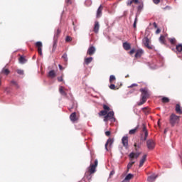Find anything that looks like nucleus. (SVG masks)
I'll return each mask as SVG.
<instances>
[{
  "label": "nucleus",
  "mask_w": 182,
  "mask_h": 182,
  "mask_svg": "<svg viewBox=\"0 0 182 182\" xmlns=\"http://www.w3.org/2000/svg\"><path fill=\"white\" fill-rule=\"evenodd\" d=\"M140 154H141L140 152H136V153L131 152L129 155L130 161H133V160H134V159H137L139 157Z\"/></svg>",
  "instance_id": "7"
},
{
  "label": "nucleus",
  "mask_w": 182,
  "mask_h": 182,
  "mask_svg": "<svg viewBox=\"0 0 182 182\" xmlns=\"http://www.w3.org/2000/svg\"><path fill=\"white\" fill-rule=\"evenodd\" d=\"M161 32V30H160L159 28H158L156 31V34H159V33Z\"/></svg>",
  "instance_id": "55"
},
{
  "label": "nucleus",
  "mask_w": 182,
  "mask_h": 182,
  "mask_svg": "<svg viewBox=\"0 0 182 182\" xmlns=\"http://www.w3.org/2000/svg\"><path fill=\"white\" fill-rule=\"evenodd\" d=\"M109 88L112 90H115V85L114 84H111V85H109Z\"/></svg>",
  "instance_id": "49"
},
{
  "label": "nucleus",
  "mask_w": 182,
  "mask_h": 182,
  "mask_svg": "<svg viewBox=\"0 0 182 182\" xmlns=\"http://www.w3.org/2000/svg\"><path fill=\"white\" fill-rule=\"evenodd\" d=\"M148 109H149V107L142 108V111L144 113H145V114H149Z\"/></svg>",
  "instance_id": "41"
},
{
  "label": "nucleus",
  "mask_w": 182,
  "mask_h": 182,
  "mask_svg": "<svg viewBox=\"0 0 182 182\" xmlns=\"http://www.w3.org/2000/svg\"><path fill=\"white\" fill-rule=\"evenodd\" d=\"M65 2L67 4V6H70L72 4L73 1L72 0H65Z\"/></svg>",
  "instance_id": "42"
},
{
  "label": "nucleus",
  "mask_w": 182,
  "mask_h": 182,
  "mask_svg": "<svg viewBox=\"0 0 182 182\" xmlns=\"http://www.w3.org/2000/svg\"><path fill=\"white\" fill-rule=\"evenodd\" d=\"M158 176L151 175L149 177H148V181L149 182H154L156 178H157Z\"/></svg>",
  "instance_id": "28"
},
{
  "label": "nucleus",
  "mask_w": 182,
  "mask_h": 182,
  "mask_svg": "<svg viewBox=\"0 0 182 182\" xmlns=\"http://www.w3.org/2000/svg\"><path fill=\"white\" fill-rule=\"evenodd\" d=\"M139 92H141V102H138V106H141L142 105L145 104L147 99L150 97V93L149 92V90L146 88H141L139 90Z\"/></svg>",
  "instance_id": "1"
},
{
  "label": "nucleus",
  "mask_w": 182,
  "mask_h": 182,
  "mask_svg": "<svg viewBox=\"0 0 182 182\" xmlns=\"http://www.w3.org/2000/svg\"><path fill=\"white\" fill-rule=\"evenodd\" d=\"M57 44H58V38H56V36H54L53 51H55L56 50Z\"/></svg>",
  "instance_id": "25"
},
{
  "label": "nucleus",
  "mask_w": 182,
  "mask_h": 182,
  "mask_svg": "<svg viewBox=\"0 0 182 182\" xmlns=\"http://www.w3.org/2000/svg\"><path fill=\"white\" fill-rule=\"evenodd\" d=\"M63 76H64V75L62 74V76H61V77H58V82H63Z\"/></svg>",
  "instance_id": "46"
},
{
  "label": "nucleus",
  "mask_w": 182,
  "mask_h": 182,
  "mask_svg": "<svg viewBox=\"0 0 182 182\" xmlns=\"http://www.w3.org/2000/svg\"><path fill=\"white\" fill-rule=\"evenodd\" d=\"M146 160V155H144L142 159H141V161H139V167H141L142 166H144L145 161Z\"/></svg>",
  "instance_id": "24"
},
{
  "label": "nucleus",
  "mask_w": 182,
  "mask_h": 182,
  "mask_svg": "<svg viewBox=\"0 0 182 182\" xmlns=\"http://www.w3.org/2000/svg\"><path fill=\"white\" fill-rule=\"evenodd\" d=\"M136 22H137V18H136L134 19V25H133L134 28H136Z\"/></svg>",
  "instance_id": "50"
},
{
  "label": "nucleus",
  "mask_w": 182,
  "mask_h": 182,
  "mask_svg": "<svg viewBox=\"0 0 182 182\" xmlns=\"http://www.w3.org/2000/svg\"><path fill=\"white\" fill-rule=\"evenodd\" d=\"M48 77L53 79L54 77H56V73L54 70H50L48 73Z\"/></svg>",
  "instance_id": "23"
},
{
  "label": "nucleus",
  "mask_w": 182,
  "mask_h": 182,
  "mask_svg": "<svg viewBox=\"0 0 182 182\" xmlns=\"http://www.w3.org/2000/svg\"><path fill=\"white\" fill-rule=\"evenodd\" d=\"M62 58L64 60L65 62H68V55L66 53H64L63 55Z\"/></svg>",
  "instance_id": "40"
},
{
  "label": "nucleus",
  "mask_w": 182,
  "mask_h": 182,
  "mask_svg": "<svg viewBox=\"0 0 182 182\" xmlns=\"http://www.w3.org/2000/svg\"><path fill=\"white\" fill-rule=\"evenodd\" d=\"M114 80H116L115 76L114 75H111L109 78L110 84H113Z\"/></svg>",
  "instance_id": "36"
},
{
  "label": "nucleus",
  "mask_w": 182,
  "mask_h": 182,
  "mask_svg": "<svg viewBox=\"0 0 182 182\" xmlns=\"http://www.w3.org/2000/svg\"><path fill=\"white\" fill-rule=\"evenodd\" d=\"M134 177V175L129 173L127 175V176L124 178V181L122 182H130V181Z\"/></svg>",
  "instance_id": "15"
},
{
  "label": "nucleus",
  "mask_w": 182,
  "mask_h": 182,
  "mask_svg": "<svg viewBox=\"0 0 182 182\" xmlns=\"http://www.w3.org/2000/svg\"><path fill=\"white\" fill-rule=\"evenodd\" d=\"M93 60L92 57L85 58L84 60V64L86 65H88L90 63H91Z\"/></svg>",
  "instance_id": "20"
},
{
  "label": "nucleus",
  "mask_w": 182,
  "mask_h": 182,
  "mask_svg": "<svg viewBox=\"0 0 182 182\" xmlns=\"http://www.w3.org/2000/svg\"><path fill=\"white\" fill-rule=\"evenodd\" d=\"M135 161H130V162L127 166V172H129V171L132 168V166L134 165Z\"/></svg>",
  "instance_id": "26"
},
{
  "label": "nucleus",
  "mask_w": 182,
  "mask_h": 182,
  "mask_svg": "<svg viewBox=\"0 0 182 182\" xmlns=\"http://www.w3.org/2000/svg\"><path fill=\"white\" fill-rule=\"evenodd\" d=\"M137 86H138V85L134 83V84H132V85H129L128 87V88H134V87H137Z\"/></svg>",
  "instance_id": "47"
},
{
  "label": "nucleus",
  "mask_w": 182,
  "mask_h": 182,
  "mask_svg": "<svg viewBox=\"0 0 182 182\" xmlns=\"http://www.w3.org/2000/svg\"><path fill=\"white\" fill-rule=\"evenodd\" d=\"M104 111L109 112L110 110V108L107 105H103L102 106Z\"/></svg>",
  "instance_id": "38"
},
{
  "label": "nucleus",
  "mask_w": 182,
  "mask_h": 182,
  "mask_svg": "<svg viewBox=\"0 0 182 182\" xmlns=\"http://www.w3.org/2000/svg\"><path fill=\"white\" fill-rule=\"evenodd\" d=\"M1 77L0 76V85H1Z\"/></svg>",
  "instance_id": "58"
},
{
  "label": "nucleus",
  "mask_w": 182,
  "mask_h": 182,
  "mask_svg": "<svg viewBox=\"0 0 182 182\" xmlns=\"http://www.w3.org/2000/svg\"><path fill=\"white\" fill-rule=\"evenodd\" d=\"M144 55V50L138 49L136 53H135V58H140L141 55Z\"/></svg>",
  "instance_id": "14"
},
{
  "label": "nucleus",
  "mask_w": 182,
  "mask_h": 182,
  "mask_svg": "<svg viewBox=\"0 0 182 182\" xmlns=\"http://www.w3.org/2000/svg\"><path fill=\"white\" fill-rule=\"evenodd\" d=\"M102 10H103L102 5H100L99 6V9H97V18H100L102 16Z\"/></svg>",
  "instance_id": "19"
},
{
  "label": "nucleus",
  "mask_w": 182,
  "mask_h": 182,
  "mask_svg": "<svg viewBox=\"0 0 182 182\" xmlns=\"http://www.w3.org/2000/svg\"><path fill=\"white\" fill-rule=\"evenodd\" d=\"M18 61L21 64H24L27 62L25 57H23V56H20V58L18 59Z\"/></svg>",
  "instance_id": "29"
},
{
  "label": "nucleus",
  "mask_w": 182,
  "mask_h": 182,
  "mask_svg": "<svg viewBox=\"0 0 182 182\" xmlns=\"http://www.w3.org/2000/svg\"><path fill=\"white\" fill-rule=\"evenodd\" d=\"M11 84L14 85L16 87V88H17V89L19 88V85H18V83L16 81L11 80Z\"/></svg>",
  "instance_id": "39"
},
{
  "label": "nucleus",
  "mask_w": 182,
  "mask_h": 182,
  "mask_svg": "<svg viewBox=\"0 0 182 182\" xmlns=\"http://www.w3.org/2000/svg\"><path fill=\"white\" fill-rule=\"evenodd\" d=\"M176 50L178 52V53H181L182 52V45L181 44H178L176 46Z\"/></svg>",
  "instance_id": "35"
},
{
  "label": "nucleus",
  "mask_w": 182,
  "mask_h": 182,
  "mask_svg": "<svg viewBox=\"0 0 182 182\" xmlns=\"http://www.w3.org/2000/svg\"><path fill=\"white\" fill-rule=\"evenodd\" d=\"M164 133H165V134L166 133V129L164 130Z\"/></svg>",
  "instance_id": "61"
},
{
  "label": "nucleus",
  "mask_w": 182,
  "mask_h": 182,
  "mask_svg": "<svg viewBox=\"0 0 182 182\" xmlns=\"http://www.w3.org/2000/svg\"><path fill=\"white\" fill-rule=\"evenodd\" d=\"M59 92H60V94L62 95V96H65V97L67 96V92L65 90V87H63V86H60V87H59Z\"/></svg>",
  "instance_id": "22"
},
{
  "label": "nucleus",
  "mask_w": 182,
  "mask_h": 182,
  "mask_svg": "<svg viewBox=\"0 0 182 182\" xmlns=\"http://www.w3.org/2000/svg\"><path fill=\"white\" fill-rule=\"evenodd\" d=\"M10 73V71L8 68H3L1 74H4L5 75H9Z\"/></svg>",
  "instance_id": "27"
},
{
  "label": "nucleus",
  "mask_w": 182,
  "mask_h": 182,
  "mask_svg": "<svg viewBox=\"0 0 182 182\" xmlns=\"http://www.w3.org/2000/svg\"><path fill=\"white\" fill-rule=\"evenodd\" d=\"M134 147H135V151H138V149H140V146L136 144V143H134Z\"/></svg>",
  "instance_id": "45"
},
{
  "label": "nucleus",
  "mask_w": 182,
  "mask_h": 182,
  "mask_svg": "<svg viewBox=\"0 0 182 182\" xmlns=\"http://www.w3.org/2000/svg\"><path fill=\"white\" fill-rule=\"evenodd\" d=\"M99 31H100V23L98 21H95L93 31L94 33H97Z\"/></svg>",
  "instance_id": "17"
},
{
  "label": "nucleus",
  "mask_w": 182,
  "mask_h": 182,
  "mask_svg": "<svg viewBox=\"0 0 182 182\" xmlns=\"http://www.w3.org/2000/svg\"><path fill=\"white\" fill-rule=\"evenodd\" d=\"M159 41L161 43L165 44L166 43V38L164 36H161L159 38Z\"/></svg>",
  "instance_id": "33"
},
{
  "label": "nucleus",
  "mask_w": 182,
  "mask_h": 182,
  "mask_svg": "<svg viewBox=\"0 0 182 182\" xmlns=\"http://www.w3.org/2000/svg\"><path fill=\"white\" fill-rule=\"evenodd\" d=\"M114 144V139L109 138L107 139L106 144H105V149L107 151H109V149H107V146H109V147L112 146V144Z\"/></svg>",
  "instance_id": "12"
},
{
  "label": "nucleus",
  "mask_w": 182,
  "mask_h": 182,
  "mask_svg": "<svg viewBox=\"0 0 182 182\" xmlns=\"http://www.w3.org/2000/svg\"><path fill=\"white\" fill-rule=\"evenodd\" d=\"M60 33H61V30L58 28L57 32H55V34L54 36H55V38H58V36L60 35Z\"/></svg>",
  "instance_id": "37"
},
{
  "label": "nucleus",
  "mask_w": 182,
  "mask_h": 182,
  "mask_svg": "<svg viewBox=\"0 0 182 182\" xmlns=\"http://www.w3.org/2000/svg\"><path fill=\"white\" fill-rule=\"evenodd\" d=\"M161 102H163V103H169L170 102V99H168V97H164L163 98H161Z\"/></svg>",
  "instance_id": "31"
},
{
  "label": "nucleus",
  "mask_w": 182,
  "mask_h": 182,
  "mask_svg": "<svg viewBox=\"0 0 182 182\" xmlns=\"http://www.w3.org/2000/svg\"><path fill=\"white\" fill-rule=\"evenodd\" d=\"M58 67L60 70H64V68L61 65H59Z\"/></svg>",
  "instance_id": "56"
},
{
  "label": "nucleus",
  "mask_w": 182,
  "mask_h": 182,
  "mask_svg": "<svg viewBox=\"0 0 182 182\" xmlns=\"http://www.w3.org/2000/svg\"><path fill=\"white\" fill-rule=\"evenodd\" d=\"M154 1V4H159L160 3V0H153Z\"/></svg>",
  "instance_id": "52"
},
{
  "label": "nucleus",
  "mask_w": 182,
  "mask_h": 182,
  "mask_svg": "<svg viewBox=\"0 0 182 182\" xmlns=\"http://www.w3.org/2000/svg\"><path fill=\"white\" fill-rule=\"evenodd\" d=\"M142 132L144 134H141V140L146 141L147 139V136H149V132H147L146 127L144 124H142Z\"/></svg>",
  "instance_id": "4"
},
{
  "label": "nucleus",
  "mask_w": 182,
  "mask_h": 182,
  "mask_svg": "<svg viewBox=\"0 0 182 182\" xmlns=\"http://www.w3.org/2000/svg\"><path fill=\"white\" fill-rule=\"evenodd\" d=\"M146 146L148 149L153 150L155 147V143L153 139H149L146 141Z\"/></svg>",
  "instance_id": "8"
},
{
  "label": "nucleus",
  "mask_w": 182,
  "mask_h": 182,
  "mask_svg": "<svg viewBox=\"0 0 182 182\" xmlns=\"http://www.w3.org/2000/svg\"><path fill=\"white\" fill-rule=\"evenodd\" d=\"M154 26L156 28H157V24L156 23H154Z\"/></svg>",
  "instance_id": "57"
},
{
  "label": "nucleus",
  "mask_w": 182,
  "mask_h": 182,
  "mask_svg": "<svg viewBox=\"0 0 182 182\" xmlns=\"http://www.w3.org/2000/svg\"><path fill=\"white\" fill-rule=\"evenodd\" d=\"M143 44L145 46L146 48H147L149 50H153V46H150L151 41L149 38L146 37L143 38Z\"/></svg>",
  "instance_id": "5"
},
{
  "label": "nucleus",
  "mask_w": 182,
  "mask_h": 182,
  "mask_svg": "<svg viewBox=\"0 0 182 182\" xmlns=\"http://www.w3.org/2000/svg\"><path fill=\"white\" fill-rule=\"evenodd\" d=\"M64 91H65V92H67V91H68V90L64 88Z\"/></svg>",
  "instance_id": "60"
},
{
  "label": "nucleus",
  "mask_w": 182,
  "mask_h": 182,
  "mask_svg": "<svg viewBox=\"0 0 182 182\" xmlns=\"http://www.w3.org/2000/svg\"><path fill=\"white\" fill-rule=\"evenodd\" d=\"M122 48H124V49L126 51H128L131 49L132 46H131V44L129 43L128 42H124V43H122Z\"/></svg>",
  "instance_id": "16"
},
{
  "label": "nucleus",
  "mask_w": 182,
  "mask_h": 182,
  "mask_svg": "<svg viewBox=\"0 0 182 182\" xmlns=\"http://www.w3.org/2000/svg\"><path fill=\"white\" fill-rule=\"evenodd\" d=\"M107 114V112L106 110H102L99 112L100 117H105Z\"/></svg>",
  "instance_id": "32"
},
{
  "label": "nucleus",
  "mask_w": 182,
  "mask_h": 182,
  "mask_svg": "<svg viewBox=\"0 0 182 182\" xmlns=\"http://www.w3.org/2000/svg\"><path fill=\"white\" fill-rule=\"evenodd\" d=\"M105 135H106L107 136H109L111 135L110 131H107V132H105Z\"/></svg>",
  "instance_id": "51"
},
{
  "label": "nucleus",
  "mask_w": 182,
  "mask_h": 182,
  "mask_svg": "<svg viewBox=\"0 0 182 182\" xmlns=\"http://www.w3.org/2000/svg\"><path fill=\"white\" fill-rule=\"evenodd\" d=\"M132 4H139V1L138 0H128L127 1V6H131Z\"/></svg>",
  "instance_id": "18"
},
{
  "label": "nucleus",
  "mask_w": 182,
  "mask_h": 182,
  "mask_svg": "<svg viewBox=\"0 0 182 182\" xmlns=\"http://www.w3.org/2000/svg\"><path fill=\"white\" fill-rule=\"evenodd\" d=\"M65 41H66L67 43L71 42L72 41V38L70 36H68L66 37Z\"/></svg>",
  "instance_id": "43"
},
{
  "label": "nucleus",
  "mask_w": 182,
  "mask_h": 182,
  "mask_svg": "<svg viewBox=\"0 0 182 182\" xmlns=\"http://www.w3.org/2000/svg\"><path fill=\"white\" fill-rule=\"evenodd\" d=\"M125 77H126V78L129 77V75H127L125 76Z\"/></svg>",
  "instance_id": "59"
},
{
  "label": "nucleus",
  "mask_w": 182,
  "mask_h": 182,
  "mask_svg": "<svg viewBox=\"0 0 182 182\" xmlns=\"http://www.w3.org/2000/svg\"><path fill=\"white\" fill-rule=\"evenodd\" d=\"M180 122V116L172 114L169 117V124L171 127H174L175 125L178 124Z\"/></svg>",
  "instance_id": "3"
},
{
  "label": "nucleus",
  "mask_w": 182,
  "mask_h": 182,
  "mask_svg": "<svg viewBox=\"0 0 182 182\" xmlns=\"http://www.w3.org/2000/svg\"><path fill=\"white\" fill-rule=\"evenodd\" d=\"M135 53V49L132 48L131 49V50L129 51V55H133Z\"/></svg>",
  "instance_id": "48"
},
{
  "label": "nucleus",
  "mask_w": 182,
  "mask_h": 182,
  "mask_svg": "<svg viewBox=\"0 0 182 182\" xmlns=\"http://www.w3.org/2000/svg\"><path fill=\"white\" fill-rule=\"evenodd\" d=\"M36 46L38 48V55H43V50H42L43 43L41 42V41H37L36 43Z\"/></svg>",
  "instance_id": "9"
},
{
  "label": "nucleus",
  "mask_w": 182,
  "mask_h": 182,
  "mask_svg": "<svg viewBox=\"0 0 182 182\" xmlns=\"http://www.w3.org/2000/svg\"><path fill=\"white\" fill-rule=\"evenodd\" d=\"M168 41H169L170 43L172 45H174L176 43V40L175 38H168Z\"/></svg>",
  "instance_id": "34"
},
{
  "label": "nucleus",
  "mask_w": 182,
  "mask_h": 182,
  "mask_svg": "<svg viewBox=\"0 0 182 182\" xmlns=\"http://www.w3.org/2000/svg\"><path fill=\"white\" fill-rule=\"evenodd\" d=\"M96 48L93 46H90L88 48V50H87V55H92L95 53Z\"/></svg>",
  "instance_id": "11"
},
{
  "label": "nucleus",
  "mask_w": 182,
  "mask_h": 182,
  "mask_svg": "<svg viewBox=\"0 0 182 182\" xmlns=\"http://www.w3.org/2000/svg\"><path fill=\"white\" fill-rule=\"evenodd\" d=\"M122 144L126 149L128 148V136H124L122 138Z\"/></svg>",
  "instance_id": "13"
},
{
  "label": "nucleus",
  "mask_w": 182,
  "mask_h": 182,
  "mask_svg": "<svg viewBox=\"0 0 182 182\" xmlns=\"http://www.w3.org/2000/svg\"><path fill=\"white\" fill-rule=\"evenodd\" d=\"M114 112L113 111L107 112L106 116L104 117V122H108L110 119H113Z\"/></svg>",
  "instance_id": "6"
},
{
  "label": "nucleus",
  "mask_w": 182,
  "mask_h": 182,
  "mask_svg": "<svg viewBox=\"0 0 182 182\" xmlns=\"http://www.w3.org/2000/svg\"><path fill=\"white\" fill-rule=\"evenodd\" d=\"M114 173H115V171H112L110 172L109 176H110V177L113 176L114 175Z\"/></svg>",
  "instance_id": "53"
},
{
  "label": "nucleus",
  "mask_w": 182,
  "mask_h": 182,
  "mask_svg": "<svg viewBox=\"0 0 182 182\" xmlns=\"http://www.w3.org/2000/svg\"><path fill=\"white\" fill-rule=\"evenodd\" d=\"M69 119H70L73 123L77 122L79 120V117L76 115V112H73L70 116H69Z\"/></svg>",
  "instance_id": "10"
},
{
  "label": "nucleus",
  "mask_w": 182,
  "mask_h": 182,
  "mask_svg": "<svg viewBox=\"0 0 182 182\" xmlns=\"http://www.w3.org/2000/svg\"><path fill=\"white\" fill-rule=\"evenodd\" d=\"M138 128H139V127L137 126L136 127H135L134 129H130L129 130V134L130 135H134V134H136V131H137V129H138Z\"/></svg>",
  "instance_id": "30"
},
{
  "label": "nucleus",
  "mask_w": 182,
  "mask_h": 182,
  "mask_svg": "<svg viewBox=\"0 0 182 182\" xmlns=\"http://www.w3.org/2000/svg\"><path fill=\"white\" fill-rule=\"evenodd\" d=\"M143 8H144V6H143V5H139V6H138V11L141 10Z\"/></svg>",
  "instance_id": "54"
},
{
  "label": "nucleus",
  "mask_w": 182,
  "mask_h": 182,
  "mask_svg": "<svg viewBox=\"0 0 182 182\" xmlns=\"http://www.w3.org/2000/svg\"><path fill=\"white\" fill-rule=\"evenodd\" d=\"M17 73H18V75H23V70H21V69H18V70H17Z\"/></svg>",
  "instance_id": "44"
},
{
  "label": "nucleus",
  "mask_w": 182,
  "mask_h": 182,
  "mask_svg": "<svg viewBox=\"0 0 182 182\" xmlns=\"http://www.w3.org/2000/svg\"><path fill=\"white\" fill-rule=\"evenodd\" d=\"M175 111L178 114H182V109L181 108L180 104H176V106L175 107Z\"/></svg>",
  "instance_id": "21"
},
{
  "label": "nucleus",
  "mask_w": 182,
  "mask_h": 182,
  "mask_svg": "<svg viewBox=\"0 0 182 182\" xmlns=\"http://www.w3.org/2000/svg\"><path fill=\"white\" fill-rule=\"evenodd\" d=\"M98 161L97 159L95 160V164H90L88 168V172H86L85 175L89 174L88 179L91 180V175L96 172V168L97 167Z\"/></svg>",
  "instance_id": "2"
}]
</instances>
